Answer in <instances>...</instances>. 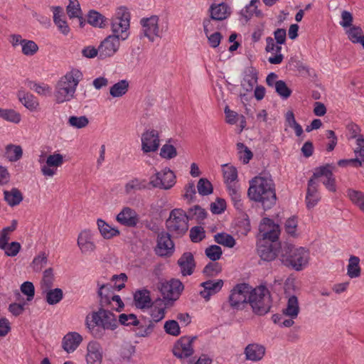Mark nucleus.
Wrapping results in <instances>:
<instances>
[{"label":"nucleus","mask_w":364,"mask_h":364,"mask_svg":"<svg viewBox=\"0 0 364 364\" xmlns=\"http://www.w3.org/2000/svg\"><path fill=\"white\" fill-rule=\"evenodd\" d=\"M205 237V232L201 226H195L190 230V238L193 242H199Z\"/></svg>","instance_id":"61"},{"label":"nucleus","mask_w":364,"mask_h":364,"mask_svg":"<svg viewBox=\"0 0 364 364\" xmlns=\"http://www.w3.org/2000/svg\"><path fill=\"white\" fill-rule=\"evenodd\" d=\"M53 22L58 31L65 36L70 33V27L65 19L63 9L60 6H53Z\"/></svg>","instance_id":"28"},{"label":"nucleus","mask_w":364,"mask_h":364,"mask_svg":"<svg viewBox=\"0 0 364 364\" xmlns=\"http://www.w3.org/2000/svg\"><path fill=\"white\" fill-rule=\"evenodd\" d=\"M128 88V81L126 80H122L110 87L109 93L113 97H119L127 93Z\"/></svg>","instance_id":"45"},{"label":"nucleus","mask_w":364,"mask_h":364,"mask_svg":"<svg viewBox=\"0 0 364 364\" xmlns=\"http://www.w3.org/2000/svg\"><path fill=\"white\" fill-rule=\"evenodd\" d=\"M210 16L215 21L226 19L231 14L230 8L225 3L213 4L208 9Z\"/></svg>","instance_id":"27"},{"label":"nucleus","mask_w":364,"mask_h":364,"mask_svg":"<svg viewBox=\"0 0 364 364\" xmlns=\"http://www.w3.org/2000/svg\"><path fill=\"white\" fill-rule=\"evenodd\" d=\"M83 75L76 68L72 69L62 76L55 85V98L58 103H63L70 100L76 91L79 82L82 80Z\"/></svg>","instance_id":"4"},{"label":"nucleus","mask_w":364,"mask_h":364,"mask_svg":"<svg viewBox=\"0 0 364 364\" xmlns=\"http://www.w3.org/2000/svg\"><path fill=\"white\" fill-rule=\"evenodd\" d=\"M107 19L101 14L96 11H90L87 16V22L98 28H103L107 23Z\"/></svg>","instance_id":"44"},{"label":"nucleus","mask_w":364,"mask_h":364,"mask_svg":"<svg viewBox=\"0 0 364 364\" xmlns=\"http://www.w3.org/2000/svg\"><path fill=\"white\" fill-rule=\"evenodd\" d=\"M248 301L255 314L263 315L267 314L271 307L270 294L268 289L260 285L249 291Z\"/></svg>","instance_id":"6"},{"label":"nucleus","mask_w":364,"mask_h":364,"mask_svg":"<svg viewBox=\"0 0 364 364\" xmlns=\"http://www.w3.org/2000/svg\"><path fill=\"white\" fill-rule=\"evenodd\" d=\"M169 142L170 141L162 146L159 154L161 158L167 160L172 159L177 156L176 147Z\"/></svg>","instance_id":"54"},{"label":"nucleus","mask_w":364,"mask_h":364,"mask_svg":"<svg viewBox=\"0 0 364 364\" xmlns=\"http://www.w3.org/2000/svg\"><path fill=\"white\" fill-rule=\"evenodd\" d=\"M355 163L360 167H364V136H360L355 141V147L354 149Z\"/></svg>","instance_id":"46"},{"label":"nucleus","mask_w":364,"mask_h":364,"mask_svg":"<svg viewBox=\"0 0 364 364\" xmlns=\"http://www.w3.org/2000/svg\"><path fill=\"white\" fill-rule=\"evenodd\" d=\"M221 270V265L215 261L206 264L203 268V272L208 277H214L220 273Z\"/></svg>","instance_id":"63"},{"label":"nucleus","mask_w":364,"mask_h":364,"mask_svg":"<svg viewBox=\"0 0 364 364\" xmlns=\"http://www.w3.org/2000/svg\"><path fill=\"white\" fill-rule=\"evenodd\" d=\"M118 324L120 323L124 326H138L139 324V321L136 316V315L133 314H121L117 317Z\"/></svg>","instance_id":"55"},{"label":"nucleus","mask_w":364,"mask_h":364,"mask_svg":"<svg viewBox=\"0 0 364 364\" xmlns=\"http://www.w3.org/2000/svg\"><path fill=\"white\" fill-rule=\"evenodd\" d=\"M178 264L183 276L192 274L196 267L193 254L188 252H184L178 260Z\"/></svg>","instance_id":"29"},{"label":"nucleus","mask_w":364,"mask_h":364,"mask_svg":"<svg viewBox=\"0 0 364 364\" xmlns=\"http://www.w3.org/2000/svg\"><path fill=\"white\" fill-rule=\"evenodd\" d=\"M127 277L125 274L122 273L119 275H113L112 280L115 281L113 285L111 283L104 284L100 280L97 281V295L100 297V306H107L110 304V299L114 294V291H119L124 287V282Z\"/></svg>","instance_id":"7"},{"label":"nucleus","mask_w":364,"mask_h":364,"mask_svg":"<svg viewBox=\"0 0 364 364\" xmlns=\"http://www.w3.org/2000/svg\"><path fill=\"white\" fill-rule=\"evenodd\" d=\"M197 189L200 195L208 196L213 193V186L206 178H200L197 185Z\"/></svg>","instance_id":"57"},{"label":"nucleus","mask_w":364,"mask_h":364,"mask_svg":"<svg viewBox=\"0 0 364 364\" xmlns=\"http://www.w3.org/2000/svg\"><path fill=\"white\" fill-rule=\"evenodd\" d=\"M130 14L126 7L117 9L112 18L111 30L113 36L122 41H125L129 36Z\"/></svg>","instance_id":"5"},{"label":"nucleus","mask_w":364,"mask_h":364,"mask_svg":"<svg viewBox=\"0 0 364 364\" xmlns=\"http://www.w3.org/2000/svg\"><path fill=\"white\" fill-rule=\"evenodd\" d=\"M45 294L46 301L50 305L59 303L63 298V292L61 289L55 288L43 290Z\"/></svg>","instance_id":"40"},{"label":"nucleus","mask_w":364,"mask_h":364,"mask_svg":"<svg viewBox=\"0 0 364 364\" xmlns=\"http://www.w3.org/2000/svg\"><path fill=\"white\" fill-rule=\"evenodd\" d=\"M249 289L245 284L236 285L229 296L230 305L234 309H239L248 299Z\"/></svg>","instance_id":"17"},{"label":"nucleus","mask_w":364,"mask_h":364,"mask_svg":"<svg viewBox=\"0 0 364 364\" xmlns=\"http://www.w3.org/2000/svg\"><path fill=\"white\" fill-rule=\"evenodd\" d=\"M227 190L234 207L237 210L242 211L244 206L240 186L237 184H230L229 186H227Z\"/></svg>","instance_id":"35"},{"label":"nucleus","mask_w":364,"mask_h":364,"mask_svg":"<svg viewBox=\"0 0 364 364\" xmlns=\"http://www.w3.org/2000/svg\"><path fill=\"white\" fill-rule=\"evenodd\" d=\"M135 334L138 337H146L149 336L154 328V324L151 321H149L148 323H144L139 321L138 326H135Z\"/></svg>","instance_id":"50"},{"label":"nucleus","mask_w":364,"mask_h":364,"mask_svg":"<svg viewBox=\"0 0 364 364\" xmlns=\"http://www.w3.org/2000/svg\"><path fill=\"white\" fill-rule=\"evenodd\" d=\"M121 39L117 37L109 35L105 38L100 44V58L105 59L113 56L119 50Z\"/></svg>","instance_id":"16"},{"label":"nucleus","mask_w":364,"mask_h":364,"mask_svg":"<svg viewBox=\"0 0 364 364\" xmlns=\"http://www.w3.org/2000/svg\"><path fill=\"white\" fill-rule=\"evenodd\" d=\"M77 244L82 255H91L97 249L95 233L90 230H82L78 235Z\"/></svg>","instance_id":"12"},{"label":"nucleus","mask_w":364,"mask_h":364,"mask_svg":"<svg viewBox=\"0 0 364 364\" xmlns=\"http://www.w3.org/2000/svg\"><path fill=\"white\" fill-rule=\"evenodd\" d=\"M323 177L322 183L326 188L331 192L336 191V180L329 164L316 168L311 178L317 179Z\"/></svg>","instance_id":"15"},{"label":"nucleus","mask_w":364,"mask_h":364,"mask_svg":"<svg viewBox=\"0 0 364 364\" xmlns=\"http://www.w3.org/2000/svg\"><path fill=\"white\" fill-rule=\"evenodd\" d=\"M18 97L20 102L30 111H35L37 109L39 104L36 97L33 95L19 92Z\"/></svg>","instance_id":"41"},{"label":"nucleus","mask_w":364,"mask_h":364,"mask_svg":"<svg viewBox=\"0 0 364 364\" xmlns=\"http://www.w3.org/2000/svg\"><path fill=\"white\" fill-rule=\"evenodd\" d=\"M102 348L96 341H90L87 347L86 361L87 364H101Z\"/></svg>","instance_id":"23"},{"label":"nucleus","mask_w":364,"mask_h":364,"mask_svg":"<svg viewBox=\"0 0 364 364\" xmlns=\"http://www.w3.org/2000/svg\"><path fill=\"white\" fill-rule=\"evenodd\" d=\"M67 14L70 18H77L80 27H83L85 20L82 16V12L80 3L77 0H69V4L66 8Z\"/></svg>","instance_id":"33"},{"label":"nucleus","mask_w":364,"mask_h":364,"mask_svg":"<svg viewBox=\"0 0 364 364\" xmlns=\"http://www.w3.org/2000/svg\"><path fill=\"white\" fill-rule=\"evenodd\" d=\"M286 124L292 128L297 136H300L303 134L302 127L297 123L295 119L294 114L292 111H288L285 114Z\"/></svg>","instance_id":"47"},{"label":"nucleus","mask_w":364,"mask_h":364,"mask_svg":"<svg viewBox=\"0 0 364 364\" xmlns=\"http://www.w3.org/2000/svg\"><path fill=\"white\" fill-rule=\"evenodd\" d=\"M82 341V336L77 332H69L63 338L62 348L68 353L74 352Z\"/></svg>","instance_id":"26"},{"label":"nucleus","mask_w":364,"mask_h":364,"mask_svg":"<svg viewBox=\"0 0 364 364\" xmlns=\"http://www.w3.org/2000/svg\"><path fill=\"white\" fill-rule=\"evenodd\" d=\"M183 289V284L178 279H171L162 283L160 291L164 296L163 300L176 301L178 299Z\"/></svg>","instance_id":"14"},{"label":"nucleus","mask_w":364,"mask_h":364,"mask_svg":"<svg viewBox=\"0 0 364 364\" xmlns=\"http://www.w3.org/2000/svg\"><path fill=\"white\" fill-rule=\"evenodd\" d=\"M150 315L154 322H159L165 317L167 304L163 299H156L152 304H150Z\"/></svg>","instance_id":"30"},{"label":"nucleus","mask_w":364,"mask_h":364,"mask_svg":"<svg viewBox=\"0 0 364 364\" xmlns=\"http://www.w3.org/2000/svg\"><path fill=\"white\" fill-rule=\"evenodd\" d=\"M309 252L304 247H288L282 255V262L296 271L303 269L309 263Z\"/></svg>","instance_id":"8"},{"label":"nucleus","mask_w":364,"mask_h":364,"mask_svg":"<svg viewBox=\"0 0 364 364\" xmlns=\"http://www.w3.org/2000/svg\"><path fill=\"white\" fill-rule=\"evenodd\" d=\"M205 254L210 260L215 262L221 257L223 251L220 246L213 245L205 249Z\"/></svg>","instance_id":"59"},{"label":"nucleus","mask_w":364,"mask_h":364,"mask_svg":"<svg viewBox=\"0 0 364 364\" xmlns=\"http://www.w3.org/2000/svg\"><path fill=\"white\" fill-rule=\"evenodd\" d=\"M347 275L350 279L358 278L361 275L360 259L355 255H350L346 267Z\"/></svg>","instance_id":"34"},{"label":"nucleus","mask_w":364,"mask_h":364,"mask_svg":"<svg viewBox=\"0 0 364 364\" xmlns=\"http://www.w3.org/2000/svg\"><path fill=\"white\" fill-rule=\"evenodd\" d=\"M200 286L203 289L200 291V295L206 301H208L211 296L215 295L221 290L223 286V281L222 279L208 280L201 283Z\"/></svg>","instance_id":"25"},{"label":"nucleus","mask_w":364,"mask_h":364,"mask_svg":"<svg viewBox=\"0 0 364 364\" xmlns=\"http://www.w3.org/2000/svg\"><path fill=\"white\" fill-rule=\"evenodd\" d=\"M275 90L277 94L284 99L288 98L291 94V90L283 80H277L275 82Z\"/></svg>","instance_id":"64"},{"label":"nucleus","mask_w":364,"mask_h":364,"mask_svg":"<svg viewBox=\"0 0 364 364\" xmlns=\"http://www.w3.org/2000/svg\"><path fill=\"white\" fill-rule=\"evenodd\" d=\"M259 232L262 234L257 244V252L262 259L272 261L277 256L279 244L277 242L280 233L279 227L272 220L264 218L259 225Z\"/></svg>","instance_id":"1"},{"label":"nucleus","mask_w":364,"mask_h":364,"mask_svg":"<svg viewBox=\"0 0 364 364\" xmlns=\"http://www.w3.org/2000/svg\"><path fill=\"white\" fill-rule=\"evenodd\" d=\"M28 87L31 90L41 95H46L50 93L51 90L50 86L47 84L37 83L33 81L28 82Z\"/></svg>","instance_id":"62"},{"label":"nucleus","mask_w":364,"mask_h":364,"mask_svg":"<svg viewBox=\"0 0 364 364\" xmlns=\"http://www.w3.org/2000/svg\"><path fill=\"white\" fill-rule=\"evenodd\" d=\"M5 154L11 162L20 160L23 156V149L19 145L9 144L6 146Z\"/></svg>","instance_id":"42"},{"label":"nucleus","mask_w":364,"mask_h":364,"mask_svg":"<svg viewBox=\"0 0 364 364\" xmlns=\"http://www.w3.org/2000/svg\"><path fill=\"white\" fill-rule=\"evenodd\" d=\"M159 18L157 16H151L149 18H142L140 20L141 33L147 38L150 42H154L158 38H161L163 29L159 26Z\"/></svg>","instance_id":"10"},{"label":"nucleus","mask_w":364,"mask_h":364,"mask_svg":"<svg viewBox=\"0 0 364 364\" xmlns=\"http://www.w3.org/2000/svg\"><path fill=\"white\" fill-rule=\"evenodd\" d=\"M215 241L227 247H233L235 245L234 237L228 233H218L214 236Z\"/></svg>","instance_id":"51"},{"label":"nucleus","mask_w":364,"mask_h":364,"mask_svg":"<svg viewBox=\"0 0 364 364\" xmlns=\"http://www.w3.org/2000/svg\"><path fill=\"white\" fill-rule=\"evenodd\" d=\"M247 196L251 200L261 203L263 208H271L276 203L273 181L267 176H255L250 181Z\"/></svg>","instance_id":"3"},{"label":"nucleus","mask_w":364,"mask_h":364,"mask_svg":"<svg viewBox=\"0 0 364 364\" xmlns=\"http://www.w3.org/2000/svg\"><path fill=\"white\" fill-rule=\"evenodd\" d=\"M174 250V244L168 233H161L159 235L157 239V245L155 249L156 255L164 257L170 256Z\"/></svg>","instance_id":"21"},{"label":"nucleus","mask_w":364,"mask_h":364,"mask_svg":"<svg viewBox=\"0 0 364 364\" xmlns=\"http://www.w3.org/2000/svg\"><path fill=\"white\" fill-rule=\"evenodd\" d=\"M21 52L26 56H33L38 51V46L32 40L26 39L23 41Z\"/></svg>","instance_id":"53"},{"label":"nucleus","mask_w":364,"mask_h":364,"mask_svg":"<svg viewBox=\"0 0 364 364\" xmlns=\"http://www.w3.org/2000/svg\"><path fill=\"white\" fill-rule=\"evenodd\" d=\"M116 220L125 227L134 228L139 223V218L135 210L129 207H124L117 215Z\"/></svg>","instance_id":"20"},{"label":"nucleus","mask_w":364,"mask_h":364,"mask_svg":"<svg viewBox=\"0 0 364 364\" xmlns=\"http://www.w3.org/2000/svg\"><path fill=\"white\" fill-rule=\"evenodd\" d=\"M237 149L240 160L242 161L244 164H248L253 156V154L250 149L241 142L237 144Z\"/></svg>","instance_id":"49"},{"label":"nucleus","mask_w":364,"mask_h":364,"mask_svg":"<svg viewBox=\"0 0 364 364\" xmlns=\"http://www.w3.org/2000/svg\"><path fill=\"white\" fill-rule=\"evenodd\" d=\"M4 199L10 207L18 205L23 200L22 192L17 188L4 191Z\"/></svg>","instance_id":"32"},{"label":"nucleus","mask_w":364,"mask_h":364,"mask_svg":"<svg viewBox=\"0 0 364 364\" xmlns=\"http://www.w3.org/2000/svg\"><path fill=\"white\" fill-rule=\"evenodd\" d=\"M299 304L297 296L292 295L288 297L286 308L283 309V314L291 318H296L299 313Z\"/></svg>","instance_id":"37"},{"label":"nucleus","mask_w":364,"mask_h":364,"mask_svg":"<svg viewBox=\"0 0 364 364\" xmlns=\"http://www.w3.org/2000/svg\"><path fill=\"white\" fill-rule=\"evenodd\" d=\"M141 150L144 154L156 151L160 146L159 134L157 130H145L141 137Z\"/></svg>","instance_id":"13"},{"label":"nucleus","mask_w":364,"mask_h":364,"mask_svg":"<svg viewBox=\"0 0 364 364\" xmlns=\"http://www.w3.org/2000/svg\"><path fill=\"white\" fill-rule=\"evenodd\" d=\"M63 156L58 153L50 154L46 161V164L41 166V170L43 176L52 177L55 173L58 167L63 164Z\"/></svg>","instance_id":"19"},{"label":"nucleus","mask_w":364,"mask_h":364,"mask_svg":"<svg viewBox=\"0 0 364 364\" xmlns=\"http://www.w3.org/2000/svg\"><path fill=\"white\" fill-rule=\"evenodd\" d=\"M346 193L352 203L364 213V193L360 191L348 188Z\"/></svg>","instance_id":"39"},{"label":"nucleus","mask_w":364,"mask_h":364,"mask_svg":"<svg viewBox=\"0 0 364 364\" xmlns=\"http://www.w3.org/2000/svg\"><path fill=\"white\" fill-rule=\"evenodd\" d=\"M68 124L73 127L82 129L88 125L89 119L85 116H71L68 119Z\"/></svg>","instance_id":"56"},{"label":"nucleus","mask_w":364,"mask_h":364,"mask_svg":"<svg viewBox=\"0 0 364 364\" xmlns=\"http://www.w3.org/2000/svg\"><path fill=\"white\" fill-rule=\"evenodd\" d=\"M97 225L101 235L105 239H111L120 234V232L117 228L110 226L102 219H98L97 220Z\"/></svg>","instance_id":"36"},{"label":"nucleus","mask_w":364,"mask_h":364,"mask_svg":"<svg viewBox=\"0 0 364 364\" xmlns=\"http://www.w3.org/2000/svg\"><path fill=\"white\" fill-rule=\"evenodd\" d=\"M195 339V337H181L174 345L173 355L180 359L191 356L193 353V343Z\"/></svg>","instance_id":"18"},{"label":"nucleus","mask_w":364,"mask_h":364,"mask_svg":"<svg viewBox=\"0 0 364 364\" xmlns=\"http://www.w3.org/2000/svg\"><path fill=\"white\" fill-rule=\"evenodd\" d=\"M47 262L48 255L45 252H41L33 258L31 266L33 271L38 272H41L43 267L47 264Z\"/></svg>","instance_id":"52"},{"label":"nucleus","mask_w":364,"mask_h":364,"mask_svg":"<svg viewBox=\"0 0 364 364\" xmlns=\"http://www.w3.org/2000/svg\"><path fill=\"white\" fill-rule=\"evenodd\" d=\"M149 183L154 188L168 190L176 183V176L171 169L166 168L151 176Z\"/></svg>","instance_id":"11"},{"label":"nucleus","mask_w":364,"mask_h":364,"mask_svg":"<svg viewBox=\"0 0 364 364\" xmlns=\"http://www.w3.org/2000/svg\"><path fill=\"white\" fill-rule=\"evenodd\" d=\"M189 219H196L197 221L203 220L206 217L205 210L198 205L191 208L187 214Z\"/></svg>","instance_id":"60"},{"label":"nucleus","mask_w":364,"mask_h":364,"mask_svg":"<svg viewBox=\"0 0 364 364\" xmlns=\"http://www.w3.org/2000/svg\"><path fill=\"white\" fill-rule=\"evenodd\" d=\"M257 83V75L256 73H251L247 75L242 81V87L247 92H250L253 90L255 85Z\"/></svg>","instance_id":"58"},{"label":"nucleus","mask_w":364,"mask_h":364,"mask_svg":"<svg viewBox=\"0 0 364 364\" xmlns=\"http://www.w3.org/2000/svg\"><path fill=\"white\" fill-rule=\"evenodd\" d=\"M265 50L267 53H271L272 55L268 58L269 63L273 65L281 64L284 60V55L282 54V46L274 42V38L267 37L266 38Z\"/></svg>","instance_id":"22"},{"label":"nucleus","mask_w":364,"mask_h":364,"mask_svg":"<svg viewBox=\"0 0 364 364\" xmlns=\"http://www.w3.org/2000/svg\"><path fill=\"white\" fill-rule=\"evenodd\" d=\"M188 216L182 209L171 210L166 222L168 230L176 236L183 235L188 229Z\"/></svg>","instance_id":"9"},{"label":"nucleus","mask_w":364,"mask_h":364,"mask_svg":"<svg viewBox=\"0 0 364 364\" xmlns=\"http://www.w3.org/2000/svg\"><path fill=\"white\" fill-rule=\"evenodd\" d=\"M264 353V347L257 343L249 344L245 349L246 359L251 361L260 360L263 358Z\"/></svg>","instance_id":"31"},{"label":"nucleus","mask_w":364,"mask_h":364,"mask_svg":"<svg viewBox=\"0 0 364 364\" xmlns=\"http://www.w3.org/2000/svg\"><path fill=\"white\" fill-rule=\"evenodd\" d=\"M85 326L96 338H102L106 331H114L118 327L117 316L105 306H100L85 318Z\"/></svg>","instance_id":"2"},{"label":"nucleus","mask_w":364,"mask_h":364,"mask_svg":"<svg viewBox=\"0 0 364 364\" xmlns=\"http://www.w3.org/2000/svg\"><path fill=\"white\" fill-rule=\"evenodd\" d=\"M223 173L227 186L230 184H237L235 181L237 178V171L235 167L225 164L223 166Z\"/></svg>","instance_id":"43"},{"label":"nucleus","mask_w":364,"mask_h":364,"mask_svg":"<svg viewBox=\"0 0 364 364\" xmlns=\"http://www.w3.org/2000/svg\"><path fill=\"white\" fill-rule=\"evenodd\" d=\"M134 300L136 306L140 309L149 307L151 304L150 292L146 289L136 291L134 295Z\"/></svg>","instance_id":"38"},{"label":"nucleus","mask_w":364,"mask_h":364,"mask_svg":"<svg viewBox=\"0 0 364 364\" xmlns=\"http://www.w3.org/2000/svg\"><path fill=\"white\" fill-rule=\"evenodd\" d=\"M0 117L14 124L19 123L21 119V114L12 109H1Z\"/></svg>","instance_id":"48"},{"label":"nucleus","mask_w":364,"mask_h":364,"mask_svg":"<svg viewBox=\"0 0 364 364\" xmlns=\"http://www.w3.org/2000/svg\"><path fill=\"white\" fill-rule=\"evenodd\" d=\"M318 188V183L314 178H311L308 181V188L306 195V203L309 209L314 208L321 199Z\"/></svg>","instance_id":"24"}]
</instances>
